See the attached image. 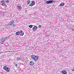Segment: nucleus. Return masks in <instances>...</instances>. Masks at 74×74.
Here are the masks:
<instances>
[{
  "label": "nucleus",
  "mask_w": 74,
  "mask_h": 74,
  "mask_svg": "<svg viewBox=\"0 0 74 74\" xmlns=\"http://www.w3.org/2000/svg\"><path fill=\"white\" fill-rule=\"evenodd\" d=\"M31 58L33 59L34 60H37L38 59V57L36 56L35 55H32L31 56Z\"/></svg>",
  "instance_id": "f257e3e1"
},
{
  "label": "nucleus",
  "mask_w": 74,
  "mask_h": 74,
  "mask_svg": "<svg viewBox=\"0 0 74 74\" xmlns=\"http://www.w3.org/2000/svg\"><path fill=\"white\" fill-rule=\"evenodd\" d=\"M3 69L4 70H5L7 72H9L10 68L7 67V66H4Z\"/></svg>",
  "instance_id": "f03ea898"
},
{
  "label": "nucleus",
  "mask_w": 74,
  "mask_h": 74,
  "mask_svg": "<svg viewBox=\"0 0 74 74\" xmlns=\"http://www.w3.org/2000/svg\"><path fill=\"white\" fill-rule=\"evenodd\" d=\"M32 4L31 5H29V6L30 7H32V6H33V5H35V3L34 1H32Z\"/></svg>",
  "instance_id": "7ed1b4c3"
},
{
  "label": "nucleus",
  "mask_w": 74,
  "mask_h": 74,
  "mask_svg": "<svg viewBox=\"0 0 74 74\" xmlns=\"http://www.w3.org/2000/svg\"><path fill=\"white\" fill-rule=\"evenodd\" d=\"M20 36H23V35H24V33L23 32V31H20Z\"/></svg>",
  "instance_id": "20e7f679"
},
{
  "label": "nucleus",
  "mask_w": 74,
  "mask_h": 74,
  "mask_svg": "<svg viewBox=\"0 0 74 74\" xmlns=\"http://www.w3.org/2000/svg\"><path fill=\"white\" fill-rule=\"evenodd\" d=\"M53 3V2H52V1H48L46 2V3L47 4H51V3Z\"/></svg>",
  "instance_id": "39448f33"
},
{
  "label": "nucleus",
  "mask_w": 74,
  "mask_h": 74,
  "mask_svg": "<svg viewBox=\"0 0 74 74\" xmlns=\"http://www.w3.org/2000/svg\"><path fill=\"white\" fill-rule=\"evenodd\" d=\"M37 26H35L33 28V30L34 31L35 30H37Z\"/></svg>",
  "instance_id": "423d86ee"
},
{
  "label": "nucleus",
  "mask_w": 74,
  "mask_h": 74,
  "mask_svg": "<svg viewBox=\"0 0 74 74\" xmlns=\"http://www.w3.org/2000/svg\"><path fill=\"white\" fill-rule=\"evenodd\" d=\"M61 73H63L64 74H67V72H66V71H62Z\"/></svg>",
  "instance_id": "0eeeda50"
},
{
  "label": "nucleus",
  "mask_w": 74,
  "mask_h": 74,
  "mask_svg": "<svg viewBox=\"0 0 74 74\" xmlns=\"http://www.w3.org/2000/svg\"><path fill=\"white\" fill-rule=\"evenodd\" d=\"M30 65H31V66H33L34 64V62H33L32 61H31L30 62Z\"/></svg>",
  "instance_id": "6e6552de"
},
{
  "label": "nucleus",
  "mask_w": 74,
  "mask_h": 74,
  "mask_svg": "<svg viewBox=\"0 0 74 74\" xmlns=\"http://www.w3.org/2000/svg\"><path fill=\"white\" fill-rule=\"evenodd\" d=\"M20 33V32H17L16 33V35H18Z\"/></svg>",
  "instance_id": "1a4fd4ad"
},
{
  "label": "nucleus",
  "mask_w": 74,
  "mask_h": 74,
  "mask_svg": "<svg viewBox=\"0 0 74 74\" xmlns=\"http://www.w3.org/2000/svg\"><path fill=\"white\" fill-rule=\"evenodd\" d=\"M60 5L61 7H63V6H64V3H62Z\"/></svg>",
  "instance_id": "9d476101"
},
{
  "label": "nucleus",
  "mask_w": 74,
  "mask_h": 74,
  "mask_svg": "<svg viewBox=\"0 0 74 74\" xmlns=\"http://www.w3.org/2000/svg\"><path fill=\"white\" fill-rule=\"evenodd\" d=\"M1 3H6V2H5V1H3V0H2L1 1Z\"/></svg>",
  "instance_id": "9b49d317"
},
{
  "label": "nucleus",
  "mask_w": 74,
  "mask_h": 74,
  "mask_svg": "<svg viewBox=\"0 0 74 74\" xmlns=\"http://www.w3.org/2000/svg\"><path fill=\"white\" fill-rule=\"evenodd\" d=\"M27 4H29L30 3V1H28L27 2Z\"/></svg>",
  "instance_id": "f8f14e48"
},
{
  "label": "nucleus",
  "mask_w": 74,
  "mask_h": 74,
  "mask_svg": "<svg viewBox=\"0 0 74 74\" xmlns=\"http://www.w3.org/2000/svg\"><path fill=\"white\" fill-rule=\"evenodd\" d=\"M14 23V21H12V23L11 24H9V25H12V24Z\"/></svg>",
  "instance_id": "ddd939ff"
},
{
  "label": "nucleus",
  "mask_w": 74,
  "mask_h": 74,
  "mask_svg": "<svg viewBox=\"0 0 74 74\" xmlns=\"http://www.w3.org/2000/svg\"><path fill=\"white\" fill-rule=\"evenodd\" d=\"M29 27H30V28H32V27H33V25H30L29 26Z\"/></svg>",
  "instance_id": "4468645a"
},
{
  "label": "nucleus",
  "mask_w": 74,
  "mask_h": 74,
  "mask_svg": "<svg viewBox=\"0 0 74 74\" xmlns=\"http://www.w3.org/2000/svg\"><path fill=\"white\" fill-rule=\"evenodd\" d=\"M6 3H9V1L8 0H7L6 1Z\"/></svg>",
  "instance_id": "2eb2a0df"
},
{
  "label": "nucleus",
  "mask_w": 74,
  "mask_h": 74,
  "mask_svg": "<svg viewBox=\"0 0 74 74\" xmlns=\"http://www.w3.org/2000/svg\"><path fill=\"white\" fill-rule=\"evenodd\" d=\"M2 5H5V4L4 3H2Z\"/></svg>",
  "instance_id": "dca6fc26"
},
{
  "label": "nucleus",
  "mask_w": 74,
  "mask_h": 74,
  "mask_svg": "<svg viewBox=\"0 0 74 74\" xmlns=\"http://www.w3.org/2000/svg\"><path fill=\"white\" fill-rule=\"evenodd\" d=\"M15 66H17V64H15Z\"/></svg>",
  "instance_id": "f3484780"
},
{
  "label": "nucleus",
  "mask_w": 74,
  "mask_h": 74,
  "mask_svg": "<svg viewBox=\"0 0 74 74\" xmlns=\"http://www.w3.org/2000/svg\"><path fill=\"white\" fill-rule=\"evenodd\" d=\"M72 30H74V29H72Z\"/></svg>",
  "instance_id": "a211bd4d"
},
{
  "label": "nucleus",
  "mask_w": 74,
  "mask_h": 74,
  "mask_svg": "<svg viewBox=\"0 0 74 74\" xmlns=\"http://www.w3.org/2000/svg\"><path fill=\"white\" fill-rule=\"evenodd\" d=\"M17 59H21L20 58H19V59L17 58Z\"/></svg>",
  "instance_id": "6ab92c4d"
},
{
  "label": "nucleus",
  "mask_w": 74,
  "mask_h": 74,
  "mask_svg": "<svg viewBox=\"0 0 74 74\" xmlns=\"http://www.w3.org/2000/svg\"><path fill=\"white\" fill-rule=\"evenodd\" d=\"M13 26H15V25H13Z\"/></svg>",
  "instance_id": "aec40b11"
},
{
  "label": "nucleus",
  "mask_w": 74,
  "mask_h": 74,
  "mask_svg": "<svg viewBox=\"0 0 74 74\" xmlns=\"http://www.w3.org/2000/svg\"><path fill=\"white\" fill-rule=\"evenodd\" d=\"M73 71H74V70H73Z\"/></svg>",
  "instance_id": "412c9836"
}]
</instances>
